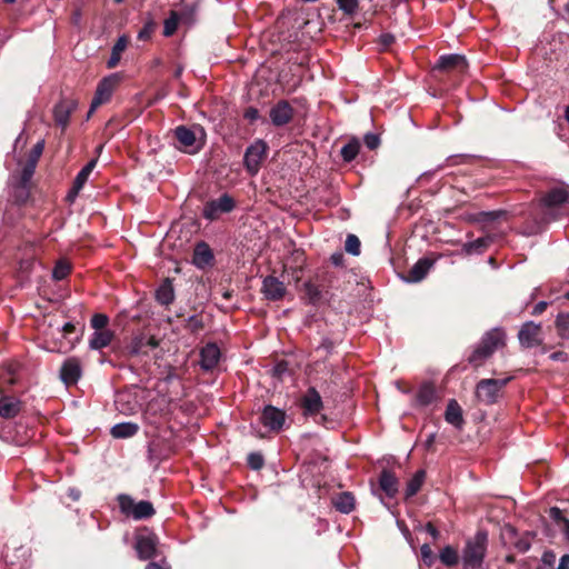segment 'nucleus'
Masks as SVG:
<instances>
[{
    "mask_svg": "<svg viewBox=\"0 0 569 569\" xmlns=\"http://www.w3.org/2000/svg\"><path fill=\"white\" fill-rule=\"evenodd\" d=\"M506 335L500 329H492L487 332L479 347L472 352L469 361L476 367L480 366L487 358H489L497 349L505 346Z\"/></svg>",
    "mask_w": 569,
    "mask_h": 569,
    "instance_id": "obj_1",
    "label": "nucleus"
},
{
    "mask_svg": "<svg viewBox=\"0 0 569 569\" xmlns=\"http://www.w3.org/2000/svg\"><path fill=\"white\" fill-rule=\"evenodd\" d=\"M178 148L187 153L198 152L204 144V130L200 126H179L174 130Z\"/></svg>",
    "mask_w": 569,
    "mask_h": 569,
    "instance_id": "obj_2",
    "label": "nucleus"
},
{
    "mask_svg": "<svg viewBox=\"0 0 569 569\" xmlns=\"http://www.w3.org/2000/svg\"><path fill=\"white\" fill-rule=\"evenodd\" d=\"M487 541V533L485 531H478L475 537L467 542L462 555L466 567L475 569L481 565L486 553Z\"/></svg>",
    "mask_w": 569,
    "mask_h": 569,
    "instance_id": "obj_3",
    "label": "nucleus"
},
{
    "mask_svg": "<svg viewBox=\"0 0 569 569\" xmlns=\"http://www.w3.org/2000/svg\"><path fill=\"white\" fill-rule=\"evenodd\" d=\"M509 381L510 378L480 380L476 387L477 399L486 405L495 403Z\"/></svg>",
    "mask_w": 569,
    "mask_h": 569,
    "instance_id": "obj_4",
    "label": "nucleus"
},
{
    "mask_svg": "<svg viewBox=\"0 0 569 569\" xmlns=\"http://www.w3.org/2000/svg\"><path fill=\"white\" fill-rule=\"evenodd\" d=\"M119 505L122 512L132 516L134 519L149 518L154 513V509L149 501L136 502L129 496H120Z\"/></svg>",
    "mask_w": 569,
    "mask_h": 569,
    "instance_id": "obj_5",
    "label": "nucleus"
},
{
    "mask_svg": "<svg viewBox=\"0 0 569 569\" xmlns=\"http://www.w3.org/2000/svg\"><path fill=\"white\" fill-rule=\"evenodd\" d=\"M118 82H119V79L114 74L103 78L99 82L96 93H94V97L91 101L88 117H90L96 111L97 108H99L101 104H103L110 100Z\"/></svg>",
    "mask_w": 569,
    "mask_h": 569,
    "instance_id": "obj_6",
    "label": "nucleus"
},
{
    "mask_svg": "<svg viewBox=\"0 0 569 569\" xmlns=\"http://www.w3.org/2000/svg\"><path fill=\"white\" fill-rule=\"evenodd\" d=\"M233 208L234 200L228 194H222L220 198L207 202L202 214L206 219L212 221L218 219L221 213L230 212Z\"/></svg>",
    "mask_w": 569,
    "mask_h": 569,
    "instance_id": "obj_7",
    "label": "nucleus"
},
{
    "mask_svg": "<svg viewBox=\"0 0 569 569\" xmlns=\"http://www.w3.org/2000/svg\"><path fill=\"white\" fill-rule=\"evenodd\" d=\"M267 154V144L262 140H257L246 151L244 164L251 174H256L261 162Z\"/></svg>",
    "mask_w": 569,
    "mask_h": 569,
    "instance_id": "obj_8",
    "label": "nucleus"
},
{
    "mask_svg": "<svg viewBox=\"0 0 569 569\" xmlns=\"http://www.w3.org/2000/svg\"><path fill=\"white\" fill-rule=\"evenodd\" d=\"M468 68L466 58L460 54L441 56L435 66V70L448 73H463Z\"/></svg>",
    "mask_w": 569,
    "mask_h": 569,
    "instance_id": "obj_9",
    "label": "nucleus"
},
{
    "mask_svg": "<svg viewBox=\"0 0 569 569\" xmlns=\"http://www.w3.org/2000/svg\"><path fill=\"white\" fill-rule=\"evenodd\" d=\"M518 338L521 346L526 348L539 346L542 341L541 326L533 322L525 323L518 333Z\"/></svg>",
    "mask_w": 569,
    "mask_h": 569,
    "instance_id": "obj_10",
    "label": "nucleus"
},
{
    "mask_svg": "<svg viewBox=\"0 0 569 569\" xmlns=\"http://www.w3.org/2000/svg\"><path fill=\"white\" fill-rule=\"evenodd\" d=\"M286 420V412L272 406H267L261 415V422L271 431H279Z\"/></svg>",
    "mask_w": 569,
    "mask_h": 569,
    "instance_id": "obj_11",
    "label": "nucleus"
},
{
    "mask_svg": "<svg viewBox=\"0 0 569 569\" xmlns=\"http://www.w3.org/2000/svg\"><path fill=\"white\" fill-rule=\"evenodd\" d=\"M301 407L305 416L318 415L323 408L320 393L315 388H309L301 398Z\"/></svg>",
    "mask_w": 569,
    "mask_h": 569,
    "instance_id": "obj_12",
    "label": "nucleus"
},
{
    "mask_svg": "<svg viewBox=\"0 0 569 569\" xmlns=\"http://www.w3.org/2000/svg\"><path fill=\"white\" fill-rule=\"evenodd\" d=\"M261 291L269 300H280L284 297L287 289L282 281L269 276L263 279Z\"/></svg>",
    "mask_w": 569,
    "mask_h": 569,
    "instance_id": "obj_13",
    "label": "nucleus"
},
{
    "mask_svg": "<svg viewBox=\"0 0 569 569\" xmlns=\"http://www.w3.org/2000/svg\"><path fill=\"white\" fill-rule=\"evenodd\" d=\"M77 109V102L74 100H61L56 104L53 109L54 121L63 130L69 123L71 113Z\"/></svg>",
    "mask_w": 569,
    "mask_h": 569,
    "instance_id": "obj_14",
    "label": "nucleus"
},
{
    "mask_svg": "<svg viewBox=\"0 0 569 569\" xmlns=\"http://www.w3.org/2000/svg\"><path fill=\"white\" fill-rule=\"evenodd\" d=\"M60 377L67 385H74L81 377V365L78 359L70 358L66 360L60 370Z\"/></svg>",
    "mask_w": 569,
    "mask_h": 569,
    "instance_id": "obj_15",
    "label": "nucleus"
},
{
    "mask_svg": "<svg viewBox=\"0 0 569 569\" xmlns=\"http://www.w3.org/2000/svg\"><path fill=\"white\" fill-rule=\"evenodd\" d=\"M293 110L287 101H279L270 110V119L274 126H284L291 121Z\"/></svg>",
    "mask_w": 569,
    "mask_h": 569,
    "instance_id": "obj_16",
    "label": "nucleus"
},
{
    "mask_svg": "<svg viewBox=\"0 0 569 569\" xmlns=\"http://www.w3.org/2000/svg\"><path fill=\"white\" fill-rule=\"evenodd\" d=\"M541 202L547 208L569 203V190L565 187L555 188L542 197Z\"/></svg>",
    "mask_w": 569,
    "mask_h": 569,
    "instance_id": "obj_17",
    "label": "nucleus"
},
{
    "mask_svg": "<svg viewBox=\"0 0 569 569\" xmlns=\"http://www.w3.org/2000/svg\"><path fill=\"white\" fill-rule=\"evenodd\" d=\"M200 365L204 370L214 368L220 359V349L214 343H209L201 350Z\"/></svg>",
    "mask_w": 569,
    "mask_h": 569,
    "instance_id": "obj_18",
    "label": "nucleus"
},
{
    "mask_svg": "<svg viewBox=\"0 0 569 569\" xmlns=\"http://www.w3.org/2000/svg\"><path fill=\"white\" fill-rule=\"evenodd\" d=\"M136 550L142 560L152 558L156 555V539L152 536H139L137 538Z\"/></svg>",
    "mask_w": 569,
    "mask_h": 569,
    "instance_id": "obj_19",
    "label": "nucleus"
},
{
    "mask_svg": "<svg viewBox=\"0 0 569 569\" xmlns=\"http://www.w3.org/2000/svg\"><path fill=\"white\" fill-rule=\"evenodd\" d=\"M445 419L448 423L452 425L457 429L462 428V426L465 423V420L462 417V409L455 399H451L448 402L446 413H445Z\"/></svg>",
    "mask_w": 569,
    "mask_h": 569,
    "instance_id": "obj_20",
    "label": "nucleus"
},
{
    "mask_svg": "<svg viewBox=\"0 0 569 569\" xmlns=\"http://www.w3.org/2000/svg\"><path fill=\"white\" fill-rule=\"evenodd\" d=\"M21 409L20 401L13 397L3 396L0 398V416L4 419L14 418Z\"/></svg>",
    "mask_w": 569,
    "mask_h": 569,
    "instance_id": "obj_21",
    "label": "nucleus"
},
{
    "mask_svg": "<svg viewBox=\"0 0 569 569\" xmlns=\"http://www.w3.org/2000/svg\"><path fill=\"white\" fill-rule=\"evenodd\" d=\"M431 266H432V263L430 260L420 259L408 271L406 279L410 282H418V281L422 280L427 276Z\"/></svg>",
    "mask_w": 569,
    "mask_h": 569,
    "instance_id": "obj_22",
    "label": "nucleus"
},
{
    "mask_svg": "<svg viewBox=\"0 0 569 569\" xmlns=\"http://www.w3.org/2000/svg\"><path fill=\"white\" fill-rule=\"evenodd\" d=\"M114 337V333L110 329L97 330L92 333L89 341L91 349L99 350L109 346Z\"/></svg>",
    "mask_w": 569,
    "mask_h": 569,
    "instance_id": "obj_23",
    "label": "nucleus"
},
{
    "mask_svg": "<svg viewBox=\"0 0 569 569\" xmlns=\"http://www.w3.org/2000/svg\"><path fill=\"white\" fill-rule=\"evenodd\" d=\"M212 259L213 256L211 249L207 243L201 242L197 244L192 258V261L197 267L204 268L206 266L210 264Z\"/></svg>",
    "mask_w": 569,
    "mask_h": 569,
    "instance_id": "obj_24",
    "label": "nucleus"
},
{
    "mask_svg": "<svg viewBox=\"0 0 569 569\" xmlns=\"http://www.w3.org/2000/svg\"><path fill=\"white\" fill-rule=\"evenodd\" d=\"M96 163H97L96 159L91 160L77 174V177L74 179V183H73V189H72L73 196H76L80 191V189L84 186L90 173L92 172L93 168L96 167Z\"/></svg>",
    "mask_w": 569,
    "mask_h": 569,
    "instance_id": "obj_25",
    "label": "nucleus"
},
{
    "mask_svg": "<svg viewBox=\"0 0 569 569\" xmlns=\"http://www.w3.org/2000/svg\"><path fill=\"white\" fill-rule=\"evenodd\" d=\"M333 506L337 510L349 513L355 509V498L349 492H342L333 499Z\"/></svg>",
    "mask_w": 569,
    "mask_h": 569,
    "instance_id": "obj_26",
    "label": "nucleus"
},
{
    "mask_svg": "<svg viewBox=\"0 0 569 569\" xmlns=\"http://www.w3.org/2000/svg\"><path fill=\"white\" fill-rule=\"evenodd\" d=\"M137 431L138 426L132 422L118 423L111 428V435L114 438H129L136 435Z\"/></svg>",
    "mask_w": 569,
    "mask_h": 569,
    "instance_id": "obj_27",
    "label": "nucleus"
},
{
    "mask_svg": "<svg viewBox=\"0 0 569 569\" xmlns=\"http://www.w3.org/2000/svg\"><path fill=\"white\" fill-rule=\"evenodd\" d=\"M380 487L389 497H392L398 490V481L392 473L383 471L380 477Z\"/></svg>",
    "mask_w": 569,
    "mask_h": 569,
    "instance_id": "obj_28",
    "label": "nucleus"
},
{
    "mask_svg": "<svg viewBox=\"0 0 569 569\" xmlns=\"http://www.w3.org/2000/svg\"><path fill=\"white\" fill-rule=\"evenodd\" d=\"M156 298L161 305H169L173 301V288L169 281L162 283L156 292Z\"/></svg>",
    "mask_w": 569,
    "mask_h": 569,
    "instance_id": "obj_29",
    "label": "nucleus"
},
{
    "mask_svg": "<svg viewBox=\"0 0 569 569\" xmlns=\"http://www.w3.org/2000/svg\"><path fill=\"white\" fill-rule=\"evenodd\" d=\"M490 242H491V239L489 237L478 238L473 241L465 243L463 251L468 254H471L475 252H482L485 249L488 248Z\"/></svg>",
    "mask_w": 569,
    "mask_h": 569,
    "instance_id": "obj_30",
    "label": "nucleus"
},
{
    "mask_svg": "<svg viewBox=\"0 0 569 569\" xmlns=\"http://www.w3.org/2000/svg\"><path fill=\"white\" fill-rule=\"evenodd\" d=\"M439 558L441 562L448 567L457 565L459 560L458 551L451 546H446L441 550Z\"/></svg>",
    "mask_w": 569,
    "mask_h": 569,
    "instance_id": "obj_31",
    "label": "nucleus"
},
{
    "mask_svg": "<svg viewBox=\"0 0 569 569\" xmlns=\"http://www.w3.org/2000/svg\"><path fill=\"white\" fill-rule=\"evenodd\" d=\"M425 479V471L420 470L416 472L412 479L408 482L406 493L408 497L415 496L421 488Z\"/></svg>",
    "mask_w": 569,
    "mask_h": 569,
    "instance_id": "obj_32",
    "label": "nucleus"
},
{
    "mask_svg": "<svg viewBox=\"0 0 569 569\" xmlns=\"http://www.w3.org/2000/svg\"><path fill=\"white\" fill-rule=\"evenodd\" d=\"M127 48V39L121 37L118 39L117 43L113 46L112 54L110 60L108 61V67L113 68L120 60L121 52Z\"/></svg>",
    "mask_w": 569,
    "mask_h": 569,
    "instance_id": "obj_33",
    "label": "nucleus"
},
{
    "mask_svg": "<svg viewBox=\"0 0 569 569\" xmlns=\"http://www.w3.org/2000/svg\"><path fill=\"white\" fill-rule=\"evenodd\" d=\"M556 327L562 339H569V313H560L556 319Z\"/></svg>",
    "mask_w": 569,
    "mask_h": 569,
    "instance_id": "obj_34",
    "label": "nucleus"
},
{
    "mask_svg": "<svg viewBox=\"0 0 569 569\" xmlns=\"http://www.w3.org/2000/svg\"><path fill=\"white\" fill-rule=\"evenodd\" d=\"M338 8L348 16H353L358 12L359 0H336Z\"/></svg>",
    "mask_w": 569,
    "mask_h": 569,
    "instance_id": "obj_35",
    "label": "nucleus"
},
{
    "mask_svg": "<svg viewBox=\"0 0 569 569\" xmlns=\"http://www.w3.org/2000/svg\"><path fill=\"white\" fill-rule=\"evenodd\" d=\"M70 270V263L66 260H60L52 270V277L54 280H62L69 274Z\"/></svg>",
    "mask_w": 569,
    "mask_h": 569,
    "instance_id": "obj_36",
    "label": "nucleus"
},
{
    "mask_svg": "<svg viewBox=\"0 0 569 569\" xmlns=\"http://www.w3.org/2000/svg\"><path fill=\"white\" fill-rule=\"evenodd\" d=\"M359 149H360V146L357 141H351L349 143H347L341 149V156H342L343 160L352 161L359 153Z\"/></svg>",
    "mask_w": 569,
    "mask_h": 569,
    "instance_id": "obj_37",
    "label": "nucleus"
},
{
    "mask_svg": "<svg viewBox=\"0 0 569 569\" xmlns=\"http://www.w3.org/2000/svg\"><path fill=\"white\" fill-rule=\"evenodd\" d=\"M178 21H179L178 14L174 11H172L170 17L164 21L163 34L166 37H170L176 32L177 27H178Z\"/></svg>",
    "mask_w": 569,
    "mask_h": 569,
    "instance_id": "obj_38",
    "label": "nucleus"
},
{
    "mask_svg": "<svg viewBox=\"0 0 569 569\" xmlns=\"http://www.w3.org/2000/svg\"><path fill=\"white\" fill-rule=\"evenodd\" d=\"M346 251L358 256L360 253V240L355 234H349L346 239Z\"/></svg>",
    "mask_w": 569,
    "mask_h": 569,
    "instance_id": "obj_39",
    "label": "nucleus"
},
{
    "mask_svg": "<svg viewBox=\"0 0 569 569\" xmlns=\"http://www.w3.org/2000/svg\"><path fill=\"white\" fill-rule=\"evenodd\" d=\"M109 318L103 313H97L91 319V327L97 330H104L108 329Z\"/></svg>",
    "mask_w": 569,
    "mask_h": 569,
    "instance_id": "obj_40",
    "label": "nucleus"
},
{
    "mask_svg": "<svg viewBox=\"0 0 569 569\" xmlns=\"http://www.w3.org/2000/svg\"><path fill=\"white\" fill-rule=\"evenodd\" d=\"M303 288H305L306 296L309 298V300L311 302H316L317 300L320 299V293L321 292H320L319 288L316 284H313L311 282H306L303 284Z\"/></svg>",
    "mask_w": 569,
    "mask_h": 569,
    "instance_id": "obj_41",
    "label": "nucleus"
},
{
    "mask_svg": "<svg viewBox=\"0 0 569 569\" xmlns=\"http://www.w3.org/2000/svg\"><path fill=\"white\" fill-rule=\"evenodd\" d=\"M36 163L34 161H29L27 162V164L23 167L22 169V172H21V184L22 186H26L29 180L31 179L33 172H34V169H36Z\"/></svg>",
    "mask_w": 569,
    "mask_h": 569,
    "instance_id": "obj_42",
    "label": "nucleus"
},
{
    "mask_svg": "<svg viewBox=\"0 0 569 569\" xmlns=\"http://www.w3.org/2000/svg\"><path fill=\"white\" fill-rule=\"evenodd\" d=\"M144 343V336L137 337L132 340V342L129 346V352L131 355H138L142 351Z\"/></svg>",
    "mask_w": 569,
    "mask_h": 569,
    "instance_id": "obj_43",
    "label": "nucleus"
},
{
    "mask_svg": "<svg viewBox=\"0 0 569 569\" xmlns=\"http://www.w3.org/2000/svg\"><path fill=\"white\" fill-rule=\"evenodd\" d=\"M248 465L254 469V470H258L260 469L262 466H263V458L260 453H250L248 456Z\"/></svg>",
    "mask_w": 569,
    "mask_h": 569,
    "instance_id": "obj_44",
    "label": "nucleus"
},
{
    "mask_svg": "<svg viewBox=\"0 0 569 569\" xmlns=\"http://www.w3.org/2000/svg\"><path fill=\"white\" fill-rule=\"evenodd\" d=\"M502 214L501 211H481L479 212L480 223L495 221Z\"/></svg>",
    "mask_w": 569,
    "mask_h": 569,
    "instance_id": "obj_45",
    "label": "nucleus"
},
{
    "mask_svg": "<svg viewBox=\"0 0 569 569\" xmlns=\"http://www.w3.org/2000/svg\"><path fill=\"white\" fill-rule=\"evenodd\" d=\"M433 390L430 387H423L420 389L418 393V399L421 403L426 405L429 403L432 399Z\"/></svg>",
    "mask_w": 569,
    "mask_h": 569,
    "instance_id": "obj_46",
    "label": "nucleus"
},
{
    "mask_svg": "<svg viewBox=\"0 0 569 569\" xmlns=\"http://www.w3.org/2000/svg\"><path fill=\"white\" fill-rule=\"evenodd\" d=\"M43 148H44L43 141H39L38 143H36L31 150L30 156H29V161H34V163L37 164L40 156L42 154Z\"/></svg>",
    "mask_w": 569,
    "mask_h": 569,
    "instance_id": "obj_47",
    "label": "nucleus"
},
{
    "mask_svg": "<svg viewBox=\"0 0 569 569\" xmlns=\"http://www.w3.org/2000/svg\"><path fill=\"white\" fill-rule=\"evenodd\" d=\"M423 561L428 565L432 563L433 552L429 545H423L420 549Z\"/></svg>",
    "mask_w": 569,
    "mask_h": 569,
    "instance_id": "obj_48",
    "label": "nucleus"
},
{
    "mask_svg": "<svg viewBox=\"0 0 569 569\" xmlns=\"http://www.w3.org/2000/svg\"><path fill=\"white\" fill-rule=\"evenodd\" d=\"M365 142L369 149H376L379 146V138L375 134H367Z\"/></svg>",
    "mask_w": 569,
    "mask_h": 569,
    "instance_id": "obj_49",
    "label": "nucleus"
},
{
    "mask_svg": "<svg viewBox=\"0 0 569 569\" xmlns=\"http://www.w3.org/2000/svg\"><path fill=\"white\" fill-rule=\"evenodd\" d=\"M463 219L468 222H471V223H480V217H479V212L477 213H466L463 216Z\"/></svg>",
    "mask_w": 569,
    "mask_h": 569,
    "instance_id": "obj_50",
    "label": "nucleus"
},
{
    "mask_svg": "<svg viewBox=\"0 0 569 569\" xmlns=\"http://www.w3.org/2000/svg\"><path fill=\"white\" fill-rule=\"evenodd\" d=\"M244 117L251 121L256 120L259 117V112L254 108H249L244 112Z\"/></svg>",
    "mask_w": 569,
    "mask_h": 569,
    "instance_id": "obj_51",
    "label": "nucleus"
},
{
    "mask_svg": "<svg viewBox=\"0 0 569 569\" xmlns=\"http://www.w3.org/2000/svg\"><path fill=\"white\" fill-rule=\"evenodd\" d=\"M393 41H395V38L391 34H382L380 37V42L385 48L389 47Z\"/></svg>",
    "mask_w": 569,
    "mask_h": 569,
    "instance_id": "obj_52",
    "label": "nucleus"
},
{
    "mask_svg": "<svg viewBox=\"0 0 569 569\" xmlns=\"http://www.w3.org/2000/svg\"><path fill=\"white\" fill-rule=\"evenodd\" d=\"M550 517L553 518L555 520L562 521V522L565 520L561 516V510L557 507H553L550 509Z\"/></svg>",
    "mask_w": 569,
    "mask_h": 569,
    "instance_id": "obj_53",
    "label": "nucleus"
},
{
    "mask_svg": "<svg viewBox=\"0 0 569 569\" xmlns=\"http://www.w3.org/2000/svg\"><path fill=\"white\" fill-rule=\"evenodd\" d=\"M426 531L435 539H437L439 537V531L437 530V528L432 525V523H427L426 525Z\"/></svg>",
    "mask_w": 569,
    "mask_h": 569,
    "instance_id": "obj_54",
    "label": "nucleus"
},
{
    "mask_svg": "<svg viewBox=\"0 0 569 569\" xmlns=\"http://www.w3.org/2000/svg\"><path fill=\"white\" fill-rule=\"evenodd\" d=\"M557 569H569V555H563L560 558L559 565Z\"/></svg>",
    "mask_w": 569,
    "mask_h": 569,
    "instance_id": "obj_55",
    "label": "nucleus"
},
{
    "mask_svg": "<svg viewBox=\"0 0 569 569\" xmlns=\"http://www.w3.org/2000/svg\"><path fill=\"white\" fill-rule=\"evenodd\" d=\"M144 343L151 348L158 347V340L154 337H144Z\"/></svg>",
    "mask_w": 569,
    "mask_h": 569,
    "instance_id": "obj_56",
    "label": "nucleus"
},
{
    "mask_svg": "<svg viewBox=\"0 0 569 569\" xmlns=\"http://www.w3.org/2000/svg\"><path fill=\"white\" fill-rule=\"evenodd\" d=\"M563 532H565L567 540H569V520L568 519L563 520Z\"/></svg>",
    "mask_w": 569,
    "mask_h": 569,
    "instance_id": "obj_57",
    "label": "nucleus"
},
{
    "mask_svg": "<svg viewBox=\"0 0 569 569\" xmlns=\"http://www.w3.org/2000/svg\"><path fill=\"white\" fill-rule=\"evenodd\" d=\"M146 569H167V568L162 567L161 565H159L157 562H150L147 565Z\"/></svg>",
    "mask_w": 569,
    "mask_h": 569,
    "instance_id": "obj_58",
    "label": "nucleus"
},
{
    "mask_svg": "<svg viewBox=\"0 0 569 569\" xmlns=\"http://www.w3.org/2000/svg\"><path fill=\"white\" fill-rule=\"evenodd\" d=\"M63 331H64L66 333L73 332V331H74V326H73L72 323H69V322H68V323H66V325L63 326Z\"/></svg>",
    "mask_w": 569,
    "mask_h": 569,
    "instance_id": "obj_59",
    "label": "nucleus"
},
{
    "mask_svg": "<svg viewBox=\"0 0 569 569\" xmlns=\"http://www.w3.org/2000/svg\"><path fill=\"white\" fill-rule=\"evenodd\" d=\"M284 370H286V366H284V365H282V363H279V365L274 368V371H276L278 375H281Z\"/></svg>",
    "mask_w": 569,
    "mask_h": 569,
    "instance_id": "obj_60",
    "label": "nucleus"
},
{
    "mask_svg": "<svg viewBox=\"0 0 569 569\" xmlns=\"http://www.w3.org/2000/svg\"><path fill=\"white\" fill-rule=\"evenodd\" d=\"M546 308V302H540L536 306L535 310L536 312H542Z\"/></svg>",
    "mask_w": 569,
    "mask_h": 569,
    "instance_id": "obj_61",
    "label": "nucleus"
},
{
    "mask_svg": "<svg viewBox=\"0 0 569 569\" xmlns=\"http://www.w3.org/2000/svg\"><path fill=\"white\" fill-rule=\"evenodd\" d=\"M331 259H332V261H333V263H335V264H339V263H340V261H341V259H342V254H338V256L333 254V256L331 257Z\"/></svg>",
    "mask_w": 569,
    "mask_h": 569,
    "instance_id": "obj_62",
    "label": "nucleus"
},
{
    "mask_svg": "<svg viewBox=\"0 0 569 569\" xmlns=\"http://www.w3.org/2000/svg\"><path fill=\"white\" fill-rule=\"evenodd\" d=\"M149 32L147 30H143L139 33V37L140 38H144V37H148Z\"/></svg>",
    "mask_w": 569,
    "mask_h": 569,
    "instance_id": "obj_63",
    "label": "nucleus"
},
{
    "mask_svg": "<svg viewBox=\"0 0 569 569\" xmlns=\"http://www.w3.org/2000/svg\"><path fill=\"white\" fill-rule=\"evenodd\" d=\"M566 119H567V121L569 122V106H568V107H567V109H566Z\"/></svg>",
    "mask_w": 569,
    "mask_h": 569,
    "instance_id": "obj_64",
    "label": "nucleus"
}]
</instances>
